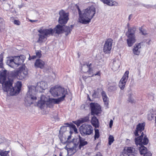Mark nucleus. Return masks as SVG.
Listing matches in <instances>:
<instances>
[{"label":"nucleus","instance_id":"obj_1","mask_svg":"<svg viewBox=\"0 0 156 156\" xmlns=\"http://www.w3.org/2000/svg\"><path fill=\"white\" fill-rule=\"evenodd\" d=\"M49 91L53 97H60L58 99L50 98L42 95L41 96L40 100L34 106L38 107H44L45 105L47 107L51 106L54 104H58L63 101L67 92V90L64 88L56 86L51 88Z\"/></svg>","mask_w":156,"mask_h":156},{"label":"nucleus","instance_id":"obj_2","mask_svg":"<svg viewBox=\"0 0 156 156\" xmlns=\"http://www.w3.org/2000/svg\"><path fill=\"white\" fill-rule=\"evenodd\" d=\"M48 87L47 83L44 81H41L38 82L35 87L31 86L29 87V91L27 94L25 102L28 106L33 104L37 98L36 96L37 92H43Z\"/></svg>","mask_w":156,"mask_h":156},{"label":"nucleus","instance_id":"obj_3","mask_svg":"<svg viewBox=\"0 0 156 156\" xmlns=\"http://www.w3.org/2000/svg\"><path fill=\"white\" fill-rule=\"evenodd\" d=\"M77 8L79 15L78 22L83 24H86L89 23L95 14V8L93 5L82 11L78 5Z\"/></svg>","mask_w":156,"mask_h":156},{"label":"nucleus","instance_id":"obj_4","mask_svg":"<svg viewBox=\"0 0 156 156\" xmlns=\"http://www.w3.org/2000/svg\"><path fill=\"white\" fill-rule=\"evenodd\" d=\"M13 80L11 77L5 81L2 84L3 89L5 92L9 93L11 95H14L19 93L22 87V83L18 81L12 86Z\"/></svg>","mask_w":156,"mask_h":156},{"label":"nucleus","instance_id":"obj_5","mask_svg":"<svg viewBox=\"0 0 156 156\" xmlns=\"http://www.w3.org/2000/svg\"><path fill=\"white\" fill-rule=\"evenodd\" d=\"M25 59V56L23 55L14 57H9L7 59L6 63L9 66L14 68L22 64Z\"/></svg>","mask_w":156,"mask_h":156},{"label":"nucleus","instance_id":"obj_6","mask_svg":"<svg viewBox=\"0 0 156 156\" xmlns=\"http://www.w3.org/2000/svg\"><path fill=\"white\" fill-rule=\"evenodd\" d=\"M38 32L40 33L38 34L39 38L38 42H42L46 37L53 35L54 34V30L51 28L40 29L38 30Z\"/></svg>","mask_w":156,"mask_h":156},{"label":"nucleus","instance_id":"obj_7","mask_svg":"<svg viewBox=\"0 0 156 156\" xmlns=\"http://www.w3.org/2000/svg\"><path fill=\"white\" fill-rule=\"evenodd\" d=\"M80 132L82 136L90 135L93 133V128L90 125L87 123L83 124L79 129Z\"/></svg>","mask_w":156,"mask_h":156},{"label":"nucleus","instance_id":"obj_8","mask_svg":"<svg viewBox=\"0 0 156 156\" xmlns=\"http://www.w3.org/2000/svg\"><path fill=\"white\" fill-rule=\"evenodd\" d=\"M135 29L134 28L129 29L128 32L126 34L127 37V43L128 46L129 47L132 46L136 41L135 34Z\"/></svg>","mask_w":156,"mask_h":156},{"label":"nucleus","instance_id":"obj_9","mask_svg":"<svg viewBox=\"0 0 156 156\" xmlns=\"http://www.w3.org/2000/svg\"><path fill=\"white\" fill-rule=\"evenodd\" d=\"M28 71L27 68L23 67L18 71H14V75L20 80H22L27 75Z\"/></svg>","mask_w":156,"mask_h":156},{"label":"nucleus","instance_id":"obj_10","mask_svg":"<svg viewBox=\"0 0 156 156\" xmlns=\"http://www.w3.org/2000/svg\"><path fill=\"white\" fill-rule=\"evenodd\" d=\"M59 14L60 16L58 20L59 23L61 24L66 23L69 20L68 14L66 13L63 10H62L59 11Z\"/></svg>","mask_w":156,"mask_h":156},{"label":"nucleus","instance_id":"obj_11","mask_svg":"<svg viewBox=\"0 0 156 156\" xmlns=\"http://www.w3.org/2000/svg\"><path fill=\"white\" fill-rule=\"evenodd\" d=\"M129 74V72L126 71L119 83V86L121 90H123L125 87L126 82L128 78Z\"/></svg>","mask_w":156,"mask_h":156},{"label":"nucleus","instance_id":"obj_12","mask_svg":"<svg viewBox=\"0 0 156 156\" xmlns=\"http://www.w3.org/2000/svg\"><path fill=\"white\" fill-rule=\"evenodd\" d=\"M112 41L111 38H109L106 41L103 48V51L105 53H108L111 49Z\"/></svg>","mask_w":156,"mask_h":156},{"label":"nucleus","instance_id":"obj_13","mask_svg":"<svg viewBox=\"0 0 156 156\" xmlns=\"http://www.w3.org/2000/svg\"><path fill=\"white\" fill-rule=\"evenodd\" d=\"M145 126V123L144 122L142 123H139L137 125L136 129L134 133L135 136H139V132L141 133L144 130Z\"/></svg>","mask_w":156,"mask_h":156},{"label":"nucleus","instance_id":"obj_14","mask_svg":"<svg viewBox=\"0 0 156 156\" xmlns=\"http://www.w3.org/2000/svg\"><path fill=\"white\" fill-rule=\"evenodd\" d=\"M142 42L135 44L133 50V54L135 55H138L141 51V45Z\"/></svg>","mask_w":156,"mask_h":156},{"label":"nucleus","instance_id":"obj_15","mask_svg":"<svg viewBox=\"0 0 156 156\" xmlns=\"http://www.w3.org/2000/svg\"><path fill=\"white\" fill-rule=\"evenodd\" d=\"M104 4L112 6H118L119 5V3L115 1L111 0H100Z\"/></svg>","mask_w":156,"mask_h":156},{"label":"nucleus","instance_id":"obj_16","mask_svg":"<svg viewBox=\"0 0 156 156\" xmlns=\"http://www.w3.org/2000/svg\"><path fill=\"white\" fill-rule=\"evenodd\" d=\"M45 64L44 62L39 59L36 60L35 63V66L40 68H43Z\"/></svg>","mask_w":156,"mask_h":156},{"label":"nucleus","instance_id":"obj_17","mask_svg":"<svg viewBox=\"0 0 156 156\" xmlns=\"http://www.w3.org/2000/svg\"><path fill=\"white\" fill-rule=\"evenodd\" d=\"M101 96L105 106H107L108 104L109 98L105 91H103L102 92Z\"/></svg>","mask_w":156,"mask_h":156},{"label":"nucleus","instance_id":"obj_18","mask_svg":"<svg viewBox=\"0 0 156 156\" xmlns=\"http://www.w3.org/2000/svg\"><path fill=\"white\" fill-rule=\"evenodd\" d=\"M67 127H68L67 125L63 126L60 128L59 131V134L58 135V136L60 139L62 138L64 133L68 132V131H66Z\"/></svg>","mask_w":156,"mask_h":156},{"label":"nucleus","instance_id":"obj_19","mask_svg":"<svg viewBox=\"0 0 156 156\" xmlns=\"http://www.w3.org/2000/svg\"><path fill=\"white\" fill-rule=\"evenodd\" d=\"M91 122L92 125L95 128H98L99 126V121L98 119L95 116H93L91 119Z\"/></svg>","mask_w":156,"mask_h":156},{"label":"nucleus","instance_id":"obj_20","mask_svg":"<svg viewBox=\"0 0 156 156\" xmlns=\"http://www.w3.org/2000/svg\"><path fill=\"white\" fill-rule=\"evenodd\" d=\"M54 33H55L58 34L62 33L63 30V26L58 25L54 29Z\"/></svg>","mask_w":156,"mask_h":156},{"label":"nucleus","instance_id":"obj_21","mask_svg":"<svg viewBox=\"0 0 156 156\" xmlns=\"http://www.w3.org/2000/svg\"><path fill=\"white\" fill-rule=\"evenodd\" d=\"M87 73L89 75H91V76H89V77H92L94 76H98V78H100L101 75L100 72V71L97 72L96 73H94L93 72V69H92L89 68V69L88 70Z\"/></svg>","mask_w":156,"mask_h":156},{"label":"nucleus","instance_id":"obj_22","mask_svg":"<svg viewBox=\"0 0 156 156\" xmlns=\"http://www.w3.org/2000/svg\"><path fill=\"white\" fill-rule=\"evenodd\" d=\"M120 67V63L118 60L113 61V65L112 66V69L114 71L117 70Z\"/></svg>","mask_w":156,"mask_h":156},{"label":"nucleus","instance_id":"obj_23","mask_svg":"<svg viewBox=\"0 0 156 156\" xmlns=\"http://www.w3.org/2000/svg\"><path fill=\"white\" fill-rule=\"evenodd\" d=\"M64 125H67L68 127H69L70 129H71L72 131H73L75 133H77V129L76 126L73 123H71L69 124L68 122H67L64 124Z\"/></svg>","mask_w":156,"mask_h":156},{"label":"nucleus","instance_id":"obj_24","mask_svg":"<svg viewBox=\"0 0 156 156\" xmlns=\"http://www.w3.org/2000/svg\"><path fill=\"white\" fill-rule=\"evenodd\" d=\"M135 149L132 147H127L126 149H125L124 151V153H127L128 154H131L132 156H134L133 153L135 151Z\"/></svg>","mask_w":156,"mask_h":156},{"label":"nucleus","instance_id":"obj_25","mask_svg":"<svg viewBox=\"0 0 156 156\" xmlns=\"http://www.w3.org/2000/svg\"><path fill=\"white\" fill-rule=\"evenodd\" d=\"M74 26L73 25H71L70 27H63V31L65 32L66 35H67L69 34L70 33L71 31L73 28Z\"/></svg>","mask_w":156,"mask_h":156},{"label":"nucleus","instance_id":"obj_26","mask_svg":"<svg viewBox=\"0 0 156 156\" xmlns=\"http://www.w3.org/2000/svg\"><path fill=\"white\" fill-rule=\"evenodd\" d=\"M91 113L92 115H98L99 113V111L100 110L101 108H90Z\"/></svg>","mask_w":156,"mask_h":156},{"label":"nucleus","instance_id":"obj_27","mask_svg":"<svg viewBox=\"0 0 156 156\" xmlns=\"http://www.w3.org/2000/svg\"><path fill=\"white\" fill-rule=\"evenodd\" d=\"M140 154H144L147 152V148L144 146H140L139 148Z\"/></svg>","mask_w":156,"mask_h":156},{"label":"nucleus","instance_id":"obj_28","mask_svg":"<svg viewBox=\"0 0 156 156\" xmlns=\"http://www.w3.org/2000/svg\"><path fill=\"white\" fill-rule=\"evenodd\" d=\"M137 137L135 138L134 140L135 144L137 145H139L140 146L142 145V144L143 139L141 138L140 137L137 136Z\"/></svg>","mask_w":156,"mask_h":156},{"label":"nucleus","instance_id":"obj_29","mask_svg":"<svg viewBox=\"0 0 156 156\" xmlns=\"http://www.w3.org/2000/svg\"><path fill=\"white\" fill-rule=\"evenodd\" d=\"M91 64L89 65L87 63L84 64L82 67V70L84 73H87V71L89 69V68Z\"/></svg>","mask_w":156,"mask_h":156},{"label":"nucleus","instance_id":"obj_30","mask_svg":"<svg viewBox=\"0 0 156 156\" xmlns=\"http://www.w3.org/2000/svg\"><path fill=\"white\" fill-rule=\"evenodd\" d=\"M49 108H39V111L42 114H47L48 113Z\"/></svg>","mask_w":156,"mask_h":156},{"label":"nucleus","instance_id":"obj_31","mask_svg":"<svg viewBox=\"0 0 156 156\" xmlns=\"http://www.w3.org/2000/svg\"><path fill=\"white\" fill-rule=\"evenodd\" d=\"M133 94L132 91H130V93L128 94V101L129 102L131 103H134L135 102V100L133 98Z\"/></svg>","mask_w":156,"mask_h":156},{"label":"nucleus","instance_id":"obj_32","mask_svg":"<svg viewBox=\"0 0 156 156\" xmlns=\"http://www.w3.org/2000/svg\"><path fill=\"white\" fill-rule=\"evenodd\" d=\"M51 117L53 118L55 120H57L58 119V113L57 111H55L53 112L51 115Z\"/></svg>","mask_w":156,"mask_h":156},{"label":"nucleus","instance_id":"obj_33","mask_svg":"<svg viewBox=\"0 0 156 156\" xmlns=\"http://www.w3.org/2000/svg\"><path fill=\"white\" fill-rule=\"evenodd\" d=\"M95 134L94 136V139L95 140L98 139L100 136V132L99 129H94Z\"/></svg>","mask_w":156,"mask_h":156},{"label":"nucleus","instance_id":"obj_34","mask_svg":"<svg viewBox=\"0 0 156 156\" xmlns=\"http://www.w3.org/2000/svg\"><path fill=\"white\" fill-rule=\"evenodd\" d=\"M143 141H142V146L144 145H147L148 143L149 142V140L148 138L146 136H145L144 138L143 139Z\"/></svg>","mask_w":156,"mask_h":156},{"label":"nucleus","instance_id":"obj_35","mask_svg":"<svg viewBox=\"0 0 156 156\" xmlns=\"http://www.w3.org/2000/svg\"><path fill=\"white\" fill-rule=\"evenodd\" d=\"M117 89V87L116 86H110L108 88V90L110 92H112L116 90Z\"/></svg>","mask_w":156,"mask_h":156},{"label":"nucleus","instance_id":"obj_36","mask_svg":"<svg viewBox=\"0 0 156 156\" xmlns=\"http://www.w3.org/2000/svg\"><path fill=\"white\" fill-rule=\"evenodd\" d=\"M114 141V138L112 136L110 135L108 139V144L109 145H111Z\"/></svg>","mask_w":156,"mask_h":156},{"label":"nucleus","instance_id":"obj_37","mask_svg":"<svg viewBox=\"0 0 156 156\" xmlns=\"http://www.w3.org/2000/svg\"><path fill=\"white\" fill-rule=\"evenodd\" d=\"M90 107H100V105L97 103L92 102L90 103Z\"/></svg>","mask_w":156,"mask_h":156},{"label":"nucleus","instance_id":"obj_38","mask_svg":"<svg viewBox=\"0 0 156 156\" xmlns=\"http://www.w3.org/2000/svg\"><path fill=\"white\" fill-rule=\"evenodd\" d=\"M88 144V142L87 141H82L79 143V147L80 149H81V148L83 146L87 144Z\"/></svg>","mask_w":156,"mask_h":156},{"label":"nucleus","instance_id":"obj_39","mask_svg":"<svg viewBox=\"0 0 156 156\" xmlns=\"http://www.w3.org/2000/svg\"><path fill=\"white\" fill-rule=\"evenodd\" d=\"M80 119L82 123L87 122L89 120V117L88 116H87L81 118Z\"/></svg>","mask_w":156,"mask_h":156},{"label":"nucleus","instance_id":"obj_40","mask_svg":"<svg viewBox=\"0 0 156 156\" xmlns=\"http://www.w3.org/2000/svg\"><path fill=\"white\" fill-rule=\"evenodd\" d=\"M3 57L2 55H0V69H2L3 68ZM1 70H0V72Z\"/></svg>","mask_w":156,"mask_h":156},{"label":"nucleus","instance_id":"obj_41","mask_svg":"<svg viewBox=\"0 0 156 156\" xmlns=\"http://www.w3.org/2000/svg\"><path fill=\"white\" fill-rule=\"evenodd\" d=\"M9 151H5L4 152H0V155L1 156H8V152Z\"/></svg>","mask_w":156,"mask_h":156},{"label":"nucleus","instance_id":"obj_42","mask_svg":"<svg viewBox=\"0 0 156 156\" xmlns=\"http://www.w3.org/2000/svg\"><path fill=\"white\" fill-rule=\"evenodd\" d=\"M4 25L3 19L0 18V30L3 27Z\"/></svg>","mask_w":156,"mask_h":156},{"label":"nucleus","instance_id":"obj_43","mask_svg":"<svg viewBox=\"0 0 156 156\" xmlns=\"http://www.w3.org/2000/svg\"><path fill=\"white\" fill-rule=\"evenodd\" d=\"M140 33L143 35H146L147 34V31L142 27L140 28Z\"/></svg>","mask_w":156,"mask_h":156},{"label":"nucleus","instance_id":"obj_44","mask_svg":"<svg viewBox=\"0 0 156 156\" xmlns=\"http://www.w3.org/2000/svg\"><path fill=\"white\" fill-rule=\"evenodd\" d=\"M98 92L96 91H94L93 94L92 95V96L94 98H96L98 97Z\"/></svg>","mask_w":156,"mask_h":156},{"label":"nucleus","instance_id":"obj_45","mask_svg":"<svg viewBox=\"0 0 156 156\" xmlns=\"http://www.w3.org/2000/svg\"><path fill=\"white\" fill-rule=\"evenodd\" d=\"M41 52V51H36V55L37 57L40 58L41 57L42 55Z\"/></svg>","mask_w":156,"mask_h":156},{"label":"nucleus","instance_id":"obj_46","mask_svg":"<svg viewBox=\"0 0 156 156\" xmlns=\"http://www.w3.org/2000/svg\"><path fill=\"white\" fill-rule=\"evenodd\" d=\"M72 144H73V146L72 147L70 148V149L73 150L75 149H76L77 146L78 145V144L73 143V142H72Z\"/></svg>","mask_w":156,"mask_h":156},{"label":"nucleus","instance_id":"obj_47","mask_svg":"<svg viewBox=\"0 0 156 156\" xmlns=\"http://www.w3.org/2000/svg\"><path fill=\"white\" fill-rule=\"evenodd\" d=\"M73 122L77 126H80V124L82 123L80 119L78 120L77 121H74Z\"/></svg>","mask_w":156,"mask_h":156},{"label":"nucleus","instance_id":"obj_48","mask_svg":"<svg viewBox=\"0 0 156 156\" xmlns=\"http://www.w3.org/2000/svg\"><path fill=\"white\" fill-rule=\"evenodd\" d=\"M79 142L84 141L85 139L82 138L80 135L79 136Z\"/></svg>","mask_w":156,"mask_h":156},{"label":"nucleus","instance_id":"obj_49","mask_svg":"<svg viewBox=\"0 0 156 156\" xmlns=\"http://www.w3.org/2000/svg\"><path fill=\"white\" fill-rule=\"evenodd\" d=\"M144 156H151V154L149 152H147L144 154Z\"/></svg>","mask_w":156,"mask_h":156},{"label":"nucleus","instance_id":"obj_50","mask_svg":"<svg viewBox=\"0 0 156 156\" xmlns=\"http://www.w3.org/2000/svg\"><path fill=\"white\" fill-rule=\"evenodd\" d=\"M14 23L18 25H19L20 24V22L17 20H15L14 21Z\"/></svg>","mask_w":156,"mask_h":156},{"label":"nucleus","instance_id":"obj_51","mask_svg":"<svg viewBox=\"0 0 156 156\" xmlns=\"http://www.w3.org/2000/svg\"><path fill=\"white\" fill-rule=\"evenodd\" d=\"M113 123V121L112 119H111L110 121L109 124V127L110 128H112Z\"/></svg>","mask_w":156,"mask_h":156},{"label":"nucleus","instance_id":"obj_52","mask_svg":"<svg viewBox=\"0 0 156 156\" xmlns=\"http://www.w3.org/2000/svg\"><path fill=\"white\" fill-rule=\"evenodd\" d=\"M130 154H128L127 153H124H124L123 154H122V155L121 156H129Z\"/></svg>","mask_w":156,"mask_h":156},{"label":"nucleus","instance_id":"obj_53","mask_svg":"<svg viewBox=\"0 0 156 156\" xmlns=\"http://www.w3.org/2000/svg\"><path fill=\"white\" fill-rule=\"evenodd\" d=\"M150 41L151 40L150 39H148L145 42H146V43L148 45H149L150 44Z\"/></svg>","mask_w":156,"mask_h":156},{"label":"nucleus","instance_id":"obj_54","mask_svg":"<svg viewBox=\"0 0 156 156\" xmlns=\"http://www.w3.org/2000/svg\"><path fill=\"white\" fill-rule=\"evenodd\" d=\"M142 132V133H141V135L140 136H139V137H140L141 138L143 139V137H144V134L143 132Z\"/></svg>","mask_w":156,"mask_h":156},{"label":"nucleus","instance_id":"obj_55","mask_svg":"<svg viewBox=\"0 0 156 156\" xmlns=\"http://www.w3.org/2000/svg\"><path fill=\"white\" fill-rule=\"evenodd\" d=\"M71 135H69L68 136V137L67 138V140L69 141L70 139L71 138Z\"/></svg>","mask_w":156,"mask_h":156},{"label":"nucleus","instance_id":"obj_56","mask_svg":"<svg viewBox=\"0 0 156 156\" xmlns=\"http://www.w3.org/2000/svg\"><path fill=\"white\" fill-rule=\"evenodd\" d=\"M132 17V15L130 14L129 16L128 19L129 20H130Z\"/></svg>","mask_w":156,"mask_h":156},{"label":"nucleus","instance_id":"obj_57","mask_svg":"<svg viewBox=\"0 0 156 156\" xmlns=\"http://www.w3.org/2000/svg\"><path fill=\"white\" fill-rule=\"evenodd\" d=\"M69 133H70V135H71L73 134V131H72V130H71V129H70V131L69 132Z\"/></svg>","mask_w":156,"mask_h":156},{"label":"nucleus","instance_id":"obj_58","mask_svg":"<svg viewBox=\"0 0 156 156\" xmlns=\"http://www.w3.org/2000/svg\"><path fill=\"white\" fill-rule=\"evenodd\" d=\"M82 77L83 78V80H85L87 78V77L86 76H83Z\"/></svg>","mask_w":156,"mask_h":156},{"label":"nucleus","instance_id":"obj_59","mask_svg":"<svg viewBox=\"0 0 156 156\" xmlns=\"http://www.w3.org/2000/svg\"><path fill=\"white\" fill-rule=\"evenodd\" d=\"M87 98L90 101H92V100L90 98L89 95H87Z\"/></svg>","mask_w":156,"mask_h":156},{"label":"nucleus","instance_id":"obj_60","mask_svg":"<svg viewBox=\"0 0 156 156\" xmlns=\"http://www.w3.org/2000/svg\"><path fill=\"white\" fill-rule=\"evenodd\" d=\"M151 119H150V118H148V119L149 120H151L152 119V118H153V115H152V116H151Z\"/></svg>","mask_w":156,"mask_h":156},{"label":"nucleus","instance_id":"obj_61","mask_svg":"<svg viewBox=\"0 0 156 156\" xmlns=\"http://www.w3.org/2000/svg\"><path fill=\"white\" fill-rule=\"evenodd\" d=\"M59 156H62V154L61 152H60L59 154Z\"/></svg>","mask_w":156,"mask_h":156},{"label":"nucleus","instance_id":"obj_62","mask_svg":"<svg viewBox=\"0 0 156 156\" xmlns=\"http://www.w3.org/2000/svg\"><path fill=\"white\" fill-rule=\"evenodd\" d=\"M36 21L35 20H30V21L31 22H35Z\"/></svg>","mask_w":156,"mask_h":156},{"label":"nucleus","instance_id":"obj_63","mask_svg":"<svg viewBox=\"0 0 156 156\" xmlns=\"http://www.w3.org/2000/svg\"><path fill=\"white\" fill-rule=\"evenodd\" d=\"M35 58H36V56H34L33 57L32 59H34Z\"/></svg>","mask_w":156,"mask_h":156},{"label":"nucleus","instance_id":"obj_64","mask_svg":"<svg viewBox=\"0 0 156 156\" xmlns=\"http://www.w3.org/2000/svg\"><path fill=\"white\" fill-rule=\"evenodd\" d=\"M54 156H56V155H55Z\"/></svg>","mask_w":156,"mask_h":156}]
</instances>
